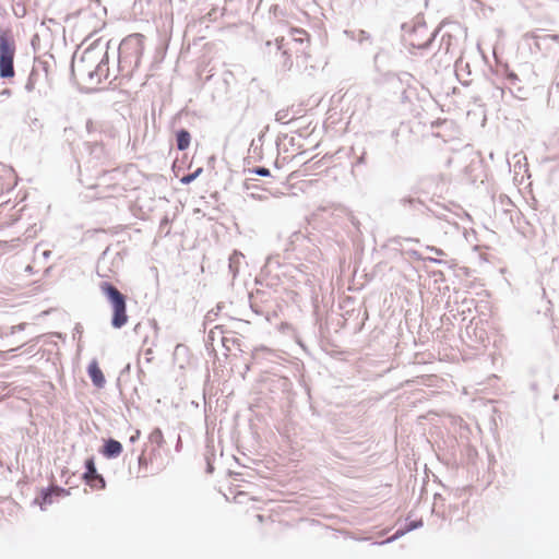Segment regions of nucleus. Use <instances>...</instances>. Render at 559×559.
<instances>
[{
	"label": "nucleus",
	"instance_id": "f03ea898",
	"mask_svg": "<svg viewBox=\"0 0 559 559\" xmlns=\"http://www.w3.org/2000/svg\"><path fill=\"white\" fill-rule=\"evenodd\" d=\"M98 287L111 307V326L117 330L123 328L129 320V316L127 313V296L122 294L112 283L107 281L100 282Z\"/></svg>",
	"mask_w": 559,
	"mask_h": 559
},
{
	"label": "nucleus",
	"instance_id": "6e6552de",
	"mask_svg": "<svg viewBox=\"0 0 559 559\" xmlns=\"http://www.w3.org/2000/svg\"><path fill=\"white\" fill-rule=\"evenodd\" d=\"M48 70H49L48 61L35 59L32 71H31L27 82L25 84V91L28 93L33 92L41 76H44L45 80H47L48 79Z\"/></svg>",
	"mask_w": 559,
	"mask_h": 559
},
{
	"label": "nucleus",
	"instance_id": "5701e85b",
	"mask_svg": "<svg viewBox=\"0 0 559 559\" xmlns=\"http://www.w3.org/2000/svg\"><path fill=\"white\" fill-rule=\"evenodd\" d=\"M288 114L287 111L281 110L276 114V120L284 122V120L287 118Z\"/></svg>",
	"mask_w": 559,
	"mask_h": 559
},
{
	"label": "nucleus",
	"instance_id": "72a5a7b5",
	"mask_svg": "<svg viewBox=\"0 0 559 559\" xmlns=\"http://www.w3.org/2000/svg\"><path fill=\"white\" fill-rule=\"evenodd\" d=\"M50 254H51V251H49V250H46V251L43 252V257L45 259H48Z\"/></svg>",
	"mask_w": 559,
	"mask_h": 559
},
{
	"label": "nucleus",
	"instance_id": "f704fd0d",
	"mask_svg": "<svg viewBox=\"0 0 559 559\" xmlns=\"http://www.w3.org/2000/svg\"><path fill=\"white\" fill-rule=\"evenodd\" d=\"M358 164L365 163V153L357 159Z\"/></svg>",
	"mask_w": 559,
	"mask_h": 559
},
{
	"label": "nucleus",
	"instance_id": "a878e982",
	"mask_svg": "<svg viewBox=\"0 0 559 559\" xmlns=\"http://www.w3.org/2000/svg\"><path fill=\"white\" fill-rule=\"evenodd\" d=\"M214 471V466L212 465V463L210 462V460L207 459V465H206V472L209 474H212Z\"/></svg>",
	"mask_w": 559,
	"mask_h": 559
},
{
	"label": "nucleus",
	"instance_id": "f8f14e48",
	"mask_svg": "<svg viewBox=\"0 0 559 559\" xmlns=\"http://www.w3.org/2000/svg\"><path fill=\"white\" fill-rule=\"evenodd\" d=\"M416 245L417 240H413L411 238H405L403 239V242H400L403 254L414 259L415 261H419V251L414 247Z\"/></svg>",
	"mask_w": 559,
	"mask_h": 559
},
{
	"label": "nucleus",
	"instance_id": "7ed1b4c3",
	"mask_svg": "<svg viewBox=\"0 0 559 559\" xmlns=\"http://www.w3.org/2000/svg\"><path fill=\"white\" fill-rule=\"evenodd\" d=\"M143 40L144 36L139 33L131 34L121 40L118 47L120 68L127 64L133 69L139 67L144 50Z\"/></svg>",
	"mask_w": 559,
	"mask_h": 559
},
{
	"label": "nucleus",
	"instance_id": "b1692460",
	"mask_svg": "<svg viewBox=\"0 0 559 559\" xmlns=\"http://www.w3.org/2000/svg\"><path fill=\"white\" fill-rule=\"evenodd\" d=\"M250 180H251V179H249V178L245 180V182H243V187H245V189H246V190H250V189H252V188H258L255 185L251 183V182H250Z\"/></svg>",
	"mask_w": 559,
	"mask_h": 559
},
{
	"label": "nucleus",
	"instance_id": "393cba45",
	"mask_svg": "<svg viewBox=\"0 0 559 559\" xmlns=\"http://www.w3.org/2000/svg\"><path fill=\"white\" fill-rule=\"evenodd\" d=\"M207 15H209V19H210L211 21L215 20V19H216V15H217V9H216V8L212 9V11H211V12H209V14H207Z\"/></svg>",
	"mask_w": 559,
	"mask_h": 559
},
{
	"label": "nucleus",
	"instance_id": "dca6fc26",
	"mask_svg": "<svg viewBox=\"0 0 559 559\" xmlns=\"http://www.w3.org/2000/svg\"><path fill=\"white\" fill-rule=\"evenodd\" d=\"M345 34L347 37L352 38L353 40H357L360 44L367 40H371L370 34L364 29L345 31Z\"/></svg>",
	"mask_w": 559,
	"mask_h": 559
},
{
	"label": "nucleus",
	"instance_id": "4468645a",
	"mask_svg": "<svg viewBox=\"0 0 559 559\" xmlns=\"http://www.w3.org/2000/svg\"><path fill=\"white\" fill-rule=\"evenodd\" d=\"M275 43L276 48L281 51V57L283 58L281 68L283 71H289L293 67V60L290 59V56L287 55V50L284 49V38H277Z\"/></svg>",
	"mask_w": 559,
	"mask_h": 559
},
{
	"label": "nucleus",
	"instance_id": "ddd939ff",
	"mask_svg": "<svg viewBox=\"0 0 559 559\" xmlns=\"http://www.w3.org/2000/svg\"><path fill=\"white\" fill-rule=\"evenodd\" d=\"M243 258H245V255L237 250H235L230 254L229 260H228V270H229V273L231 274L233 278H236V276L238 275L240 264H241V261Z\"/></svg>",
	"mask_w": 559,
	"mask_h": 559
},
{
	"label": "nucleus",
	"instance_id": "0eeeda50",
	"mask_svg": "<svg viewBox=\"0 0 559 559\" xmlns=\"http://www.w3.org/2000/svg\"><path fill=\"white\" fill-rule=\"evenodd\" d=\"M69 495V490L60 486H49L41 488L38 496L34 499L33 503L39 506L41 510H46L47 506L53 503L56 498Z\"/></svg>",
	"mask_w": 559,
	"mask_h": 559
},
{
	"label": "nucleus",
	"instance_id": "473e14b6",
	"mask_svg": "<svg viewBox=\"0 0 559 559\" xmlns=\"http://www.w3.org/2000/svg\"><path fill=\"white\" fill-rule=\"evenodd\" d=\"M74 331H75V333H79V334L82 333L81 324H76L75 328H74Z\"/></svg>",
	"mask_w": 559,
	"mask_h": 559
},
{
	"label": "nucleus",
	"instance_id": "c85d7f7f",
	"mask_svg": "<svg viewBox=\"0 0 559 559\" xmlns=\"http://www.w3.org/2000/svg\"><path fill=\"white\" fill-rule=\"evenodd\" d=\"M250 197L255 200H262V197L259 194V192H251Z\"/></svg>",
	"mask_w": 559,
	"mask_h": 559
},
{
	"label": "nucleus",
	"instance_id": "39448f33",
	"mask_svg": "<svg viewBox=\"0 0 559 559\" xmlns=\"http://www.w3.org/2000/svg\"><path fill=\"white\" fill-rule=\"evenodd\" d=\"M419 22L416 19L401 25V43L404 49L412 56L417 55L419 44L417 43V27Z\"/></svg>",
	"mask_w": 559,
	"mask_h": 559
},
{
	"label": "nucleus",
	"instance_id": "4c0bfd02",
	"mask_svg": "<svg viewBox=\"0 0 559 559\" xmlns=\"http://www.w3.org/2000/svg\"><path fill=\"white\" fill-rule=\"evenodd\" d=\"M143 461H144L143 455H140V456H139V463H140V464H142V462H143Z\"/></svg>",
	"mask_w": 559,
	"mask_h": 559
},
{
	"label": "nucleus",
	"instance_id": "4be33fe9",
	"mask_svg": "<svg viewBox=\"0 0 559 559\" xmlns=\"http://www.w3.org/2000/svg\"><path fill=\"white\" fill-rule=\"evenodd\" d=\"M412 132V129L408 124L402 123L400 128L397 129V136H404L405 134Z\"/></svg>",
	"mask_w": 559,
	"mask_h": 559
},
{
	"label": "nucleus",
	"instance_id": "a211bd4d",
	"mask_svg": "<svg viewBox=\"0 0 559 559\" xmlns=\"http://www.w3.org/2000/svg\"><path fill=\"white\" fill-rule=\"evenodd\" d=\"M203 171L202 167L197 168L193 173L187 174L181 177L180 182L182 185H189L194 181Z\"/></svg>",
	"mask_w": 559,
	"mask_h": 559
},
{
	"label": "nucleus",
	"instance_id": "6ab92c4d",
	"mask_svg": "<svg viewBox=\"0 0 559 559\" xmlns=\"http://www.w3.org/2000/svg\"><path fill=\"white\" fill-rule=\"evenodd\" d=\"M400 202L404 207L414 209L416 203L418 202V198L414 195H406L403 197Z\"/></svg>",
	"mask_w": 559,
	"mask_h": 559
},
{
	"label": "nucleus",
	"instance_id": "2eb2a0df",
	"mask_svg": "<svg viewBox=\"0 0 559 559\" xmlns=\"http://www.w3.org/2000/svg\"><path fill=\"white\" fill-rule=\"evenodd\" d=\"M191 142L190 132L187 129H179L176 132V145L179 151H185L189 147Z\"/></svg>",
	"mask_w": 559,
	"mask_h": 559
},
{
	"label": "nucleus",
	"instance_id": "7c9ffc66",
	"mask_svg": "<svg viewBox=\"0 0 559 559\" xmlns=\"http://www.w3.org/2000/svg\"><path fill=\"white\" fill-rule=\"evenodd\" d=\"M92 127H93V121L92 120H87L86 121V129H87L88 132L92 130Z\"/></svg>",
	"mask_w": 559,
	"mask_h": 559
},
{
	"label": "nucleus",
	"instance_id": "bb28decb",
	"mask_svg": "<svg viewBox=\"0 0 559 559\" xmlns=\"http://www.w3.org/2000/svg\"><path fill=\"white\" fill-rule=\"evenodd\" d=\"M0 95H2V96H10L11 95V90L10 88H3L0 92Z\"/></svg>",
	"mask_w": 559,
	"mask_h": 559
},
{
	"label": "nucleus",
	"instance_id": "f3484780",
	"mask_svg": "<svg viewBox=\"0 0 559 559\" xmlns=\"http://www.w3.org/2000/svg\"><path fill=\"white\" fill-rule=\"evenodd\" d=\"M148 440L151 443L156 444L157 447H162L164 443V436L159 428H155L148 436Z\"/></svg>",
	"mask_w": 559,
	"mask_h": 559
},
{
	"label": "nucleus",
	"instance_id": "aec40b11",
	"mask_svg": "<svg viewBox=\"0 0 559 559\" xmlns=\"http://www.w3.org/2000/svg\"><path fill=\"white\" fill-rule=\"evenodd\" d=\"M249 173L261 176V177H270L271 176L270 169L266 167H263V166L253 167V168L249 169Z\"/></svg>",
	"mask_w": 559,
	"mask_h": 559
},
{
	"label": "nucleus",
	"instance_id": "1a4fd4ad",
	"mask_svg": "<svg viewBox=\"0 0 559 559\" xmlns=\"http://www.w3.org/2000/svg\"><path fill=\"white\" fill-rule=\"evenodd\" d=\"M123 451L122 443L114 438H108L104 440V444L99 450V453L108 459L112 460L118 457Z\"/></svg>",
	"mask_w": 559,
	"mask_h": 559
},
{
	"label": "nucleus",
	"instance_id": "2f4dec72",
	"mask_svg": "<svg viewBox=\"0 0 559 559\" xmlns=\"http://www.w3.org/2000/svg\"><path fill=\"white\" fill-rule=\"evenodd\" d=\"M79 13H80V11H76V12H74V13L68 14V15L66 16V21H69L72 16H76Z\"/></svg>",
	"mask_w": 559,
	"mask_h": 559
},
{
	"label": "nucleus",
	"instance_id": "c9c22d12",
	"mask_svg": "<svg viewBox=\"0 0 559 559\" xmlns=\"http://www.w3.org/2000/svg\"><path fill=\"white\" fill-rule=\"evenodd\" d=\"M138 436H139V432L136 433V436H132V437L130 438V441H131V442H134V441L136 440Z\"/></svg>",
	"mask_w": 559,
	"mask_h": 559
},
{
	"label": "nucleus",
	"instance_id": "9b49d317",
	"mask_svg": "<svg viewBox=\"0 0 559 559\" xmlns=\"http://www.w3.org/2000/svg\"><path fill=\"white\" fill-rule=\"evenodd\" d=\"M87 373H88V377L91 378L93 384L98 388V389H102L104 388L105 383H106V379H105V376L102 371V369L99 368L98 364L96 360H93L88 367H87Z\"/></svg>",
	"mask_w": 559,
	"mask_h": 559
},
{
	"label": "nucleus",
	"instance_id": "58836bf2",
	"mask_svg": "<svg viewBox=\"0 0 559 559\" xmlns=\"http://www.w3.org/2000/svg\"><path fill=\"white\" fill-rule=\"evenodd\" d=\"M13 329L22 330V329H23V324H20V325H17V326H13Z\"/></svg>",
	"mask_w": 559,
	"mask_h": 559
},
{
	"label": "nucleus",
	"instance_id": "c756f323",
	"mask_svg": "<svg viewBox=\"0 0 559 559\" xmlns=\"http://www.w3.org/2000/svg\"><path fill=\"white\" fill-rule=\"evenodd\" d=\"M169 223V219L167 216H165L162 221H160V227L167 225Z\"/></svg>",
	"mask_w": 559,
	"mask_h": 559
},
{
	"label": "nucleus",
	"instance_id": "79ce46f5",
	"mask_svg": "<svg viewBox=\"0 0 559 559\" xmlns=\"http://www.w3.org/2000/svg\"><path fill=\"white\" fill-rule=\"evenodd\" d=\"M97 5L100 4L99 0H94Z\"/></svg>",
	"mask_w": 559,
	"mask_h": 559
},
{
	"label": "nucleus",
	"instance_id": "20e7f679",
	"mask_svg": "<svg viewBox=\"0 0 559 559\" xmlns=\"http://www.w3.org/2000/svg\"><path fill=\"white\" fill-rule=\"evenodd\" d=\"M16 46L10 31H0V79H12L15 75L14 57Z\"/></svg>",
	"mask_w": 559,
	"mask_h": 559
},
{
	"label": "nucleus",
	"instance_id": "f257e3e1",
	"mask_svg": "<svg viewBox=\"0 0 559 559\" xmlns=\"http://www.w3.org/2000/svg\"><path fill=\"white\" fill-rule=\"evenodd\" d=\"M97 51L96 45H91L86 48L80 59L75 62L72 61L71 71L72 74L75 73V70L79 71L80 74L86 75L87 82L90 84H99L103 79H107L109 75V58L107 50L102 55L100 60L97 62L94 69H92L93 64L97 60Z\"/></svg>",
	"mask_w": 559,
	"mask_h": 559
},
{
	"label": "nucleus",
	"instance_id": "9d476101",
	"mask_svg": "<svg viewBox=\"0 0 559 559\" xmlns=\"http://www.w3.org/2000/svg\"><path fill=\"white\" fill-rule=\"evenodd\" d=\"M418 527H419V520H409V521H407V523L405 524L404 527L397 528L392 536H390L389 538H386L382 542L374 543V545H385V544L393 543L394 540H396L400 537H402L403 535H405L407 532L414 531Z\"/></svg>",
	"mask_w": 559,
	"mask_h": 559
},
{
	"label": "nucleus",
	"instance_id": "412c9836",
	"mask_svg": "<svg viewBox=\"0 0 559 559\" xmlns=\"http://www.w3.org/2000/svg\"><path fill=\"white\" fill-rule=\"evenodd\" d=\"M263 136V134H260L257 140H252L249 148L250 152L257 153L260 150Z\"/></svg>",
	"mask_w": 559,
	"mask_h": 559
},
{
	"label": "nucleus",
	"instance_id": "a19ab883",
	"mask_svg": "<svg viewBox=\"0 0 559 559\" xmlns=\"http://www.w3.org/2000/svg\"><path fill=\"white\" fill-rule=\"evenodd\" d=\"M15 350H17V348H11L8 352H15Z\"/></svg>",
	"mask_w": 559,
	"mask_h": 559
},
{
	"label": "nucleus",
	"instance_id": "ea45409f",
	"mask_svg": "<svg viewBox=\"0 0 559 559\" xmlns=\"http://www.w3.org/2000/svg\"><path fill=\"white\" fill-rule=\"evenodd\" d=\"M109 45H110V40H109V41H107V44H106V48H107V49L109 48Z\"/></svg>",
	"mask_w": 559,
	"mask_h": 559
},
{
	"label": "nucleus",
	"instance_id": "cd10ccee",
	"mask_svg": "<svg viewBox=\"0 0 559 559\" xmlns=\"http://www.w3.org/2000/svg\"><path fill=\"white\" fill-rule=\"evenodd\" d=\"M250 197L255 200H262V197L259 194V192H251Z\"/></svg>",
	"mask_w": 559,
	"mask_h": 559
},
{
	"label": "nucleus",
	"instance_id": "e433bc0d",
	"mask_svg": "<svg viewBox=\"0 0 559 559\" xmlns=\"http://www.w3.org/2000/svg\"><path fill=\"white\" fill-rule=\"evenodd\" d=\"M180 445H181V441H180V439H179V440H178V443H177V445H176V450H177V451L179 450Z\"/></svg>",
	"mask_w": 559,
	"mask_h": 559
},
{
	"label": "nucleus",
	"instance_id": "423d86ee",
	"mask_svg": "<svg viewBox=\"0 0 559 559\" xmlns=\"http://www.w3.org/2000/svg\"><path fill=\"white\" fill-rule=\"evenodd\" d=\"M85 472L83 473V479L86 485L94 489H105L106 480L102 474L97 472L94 456H90L84 462Z\"/></svg>",
	"mask_w": 559,
	"mask_h": 559
}]
</instances>
